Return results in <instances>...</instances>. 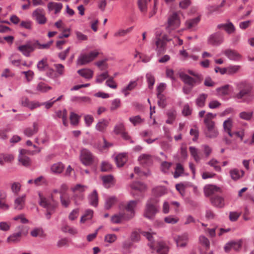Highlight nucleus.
I'll use <instances>...</instances> for the list:
<instances>
[{
  "mask_svg": "<svg viewBox=\"0 0 254 254\" xmlns=\"http://www.w3.org/2000/svg\"><path fill=\"white\" fill-rule=\"evenodd\" d=\"M233 91L232 86L228 84L223 85V100H226L231 98Z\"/></svg>",
  "mask_w": 254,
  "mask_h": 254,
  "instance_id": "obj_28",
  "label": "nucleus"
},
{
  "mask_svg": "<svg viewBox=\"0 0 254 254\" xmlns=\"http://www.w3.org/2000/svg\"><path fill=\"white\" fill-rule=\"evenodd\" d=\"M157 97L158 99V105L162 108H165L167 105L166 98L163 94L157 93Z\"/></svg>",
  "mask_w": 254,
  "mask_h": 254,
  "instance_id": "obj_48",
  "label": "nucleus"
},
{
  "mask_svg": "<svg viewBox=\"0 0 254 254\" xmlns=\"http://www.w3.org/2000/svg\"><path fill=\"white\" fill-rule=\"evenodd\" d=\"M37 67L38 70L40 71H44L48 69L49 66L47 63V59H43L39 61L37 64Z\"/></svg>",
  "mask_w": 254,
  "mask_h": 254,
  "instance_id": "obj_47",
  "label": "nucleus"
},
{
  "mask_svg": "<svg viewBox=\"0 0 254 254\" xmlns=\"http://www.w3.org/2000/svg\"><path fill=\"white\" fill-rule=\"evenodd\" d=\"M224 54L230 60L234 62H239L242 58V56L240 54L231 49L226 50Z\"/></svg>",
  "mask_w": 254,
  "mask_h": 254,
  "instance_id": "obj_15",
  "label": "nucleus"
},
{
  "mask_svg": "<svg viewBox=\"0 0 254 254\" xmlns=\"http://www.w3.org/2000/svg\"><path fill=\"white\" fill-rule=\"evenodd\" d=\"M223 29L229 35L234 33L236 31L235 26L229 20L223 24Z\"/></svg>",
  "mask_w": 254,
  "mask_h": 254,
  "instance_id": "obj_39",
  "label": "nucleus"
},
{
  "mask_svg": "<svg viewBox=\"0 0 254 254\" xmlns=\"http://www.w3.org/2000/svg\"><path fill=\"white\" fill-rule=\"evenodd\" d=\"M181 21L178 14L176 12L171 15L168 19V26L167 29L169 31L179 27Z\"/></svg>",
  "mask_w": 254,
  "mask_h": 254,
  "instance_id": "obj_10",
  "label": "nucleus"
},
{
  "mask_svg": "<svg viewBox=\"0 0 254 254\" xmlns=\"http://www.w3.org/2000/svg\"><path fill=\"white\" fill-rule=\"evenodd\" d=\"M179 75L181 80L185 84L190 86L191 88L196 85L199 84L200 82L198 78H197V79H194L183 72H180Z\"/></svg>",
  "mask_w": 254,
  "mask_h": 254,
  "instance_id": "obj_12",
  "label": "nucleus"
},
{
  "mask_svg": "<svg viewBox=\"0 0 254 254\" xmlns=\"http://www.w3.org/2000/svg\"><path fill=\"white\" fill-rule=\"evenodd\" d=\"M53 41H51L45 44H41L38 40L34 42V44H35V49L37 48L39 49H48L50 47Z\"/></svg>",
  "mask_w": 254,
  "mask_h": 254,
  "instance_id": "obj_52",
  "label": "nucleus"
},
{
  "mask_svg": "<svg viewBox=\"0 0 254 254\" xmlns=\"http://www.w3.org/2000/svg\"><path fill=\"white\" fill-rule=\"evenodd\" d=\"M38 195L39 197V204L41 206L46 209L47 212L45 214V216L47 219H50L51 214L55 212L56 208L58 207V202L53 198L52 196L51 197V201H50L48 198L43 196L40 192H38Z\"/></svg>",
  "mask_w": 254,
  "mask_h": 254,
  "instance_id": "obj_2",
  "label": "nucleus"
},
{
  "mask_svg": "<svg viewBox=\"0 0 254 254\" xmlns=\"http://www.w3.org/2000/svg\"><path fill=\"white\" fill-rule=\"evenodd\" d=\"M222 35L221 32H216L210 35L207 39V43L213 46H217L221 44Z\"/></svg>",
  "mask_w": 254,
  "mask_h": 254,
  "instance_id": "obj_16",
  "label": "nucleus"
},
{
  "mask_svg": "<svg viewBox=\"0 0 254 254\" xmlns=\"http://www.w3.org/2000/svg\"><path fill=\"white\" fill-rule=\"evenodd\" d=\"M166 114L168 117V119L166 121V123L168 124H173L176 118V111L174 109L169 110L167 112Z\"/></svg>",
  "mask_w": 254,
  "mask_h": 254,
  "instance_id": "obj_37",
  "label": "nucleus"
},
{
  "mask_svg": "<svg viewBox=\"0 0 254 254\" xmlns=\"http://www.w3.org/2000/svg\"><path fill=\"white\" fill-rule=\"evenodd\" d=\"M146 81L148 83V88L152 89L155 83V78L151 73H147L146 74Z\"/></svg>",
  "mask_w": 254,
  "mask_h": 254,
  "instance_id": "obj_54",
  "label": "nucleus"
},
{
  "mask_svg": "<svg viewBox=\"0 0 254 254\" xmlns=\"http://www.w3.org/2000/svg\"><path fill=\"white\" fill-rule=\"evenodd\" d=\"M32 17L39 24H44L47 21L44 9L37 8L32 13Z\"/></svg>",
  "mask_w": 254,
  "mask_h": 254,
  "instance_id": "obj_9",
  "label": "nucleus"
},
{
  "mask_svg": "<svg viewBox=\"0 0 254 254\" xmlns=\"http://www.w3.org/2000/svg\"><path fill=\"white\" fill-rule=\"evenodd\" d=\"M179 220V218L174 215H169L164 218V221L166 223L171 224L177 223Z\"/></svg>",
  "mask_w": 254,
  "mask_h": 254,
  "instance_id": "obj_57",
  "label": "nucleus"
},
{
  "mask_svg": "<svg viewBox=\"0 0 254 254\" xmlns=\"http://www.w3.org/2000/svg\"><path fill=\"white\" fill-rule=\"evenodd\" d=\"M112 165L109 162L103 161L101 165V170L102 172H110L112 169Z\"/></svg>",
  "mask_w": 254,
  "mask_h": 254,
  "instance_id": "obj_56",
  "label": "nucleus"
},
{
  "mask_svg": "<svg viewBox=\"0 0 254 254\" xmlns=\"http://www.w3.org/2000/svg\"><path fill=\"white\" fill-rule=\"evenodd\" d=\"M140 234L145 237L150 242L148 244V246L150 249L154 250L155 249V247L156 246V244L154 243L156 237V233L150 230L149 231H141Z\"/></svg>",
  "mask_w": 254,
  "mask_h": 254,
  "instance_id": "obj_13",
  "label": "nucleus"
},
{
  "mask_svg": "<svg viewBox=\"0 0 254 254\" xmlns=\"http://www.w3.org/2000/svg\"><path fill=\"white\" fill-rule=\"evenodd\" d=\"M207 95L205 93L200 94L195 100L196 105L199 107H203L205 105Z\"/></svg>",
  "mask_w": 254,
  "mask_h": 254,
  "instance_id": "obj_44",
  "label": "nucleus"
},
{
  "mask_svg": "<svg viewBox=\"0 0 254 254\" xmlns=\"http://www.w3.org/2000/svg\"><path fill=\"white\" fill-rule=\"evenodd\" d=\"M35 49V44H34V42L31 41H28L25 44L19 46L18 47V50L24 56L27 57L30 56V53L34 51Z\"/></svg>",
  "mask_w": 254,
  "mask_h": 254,
  "instance_id": "obj_11",
  "label": "nucleus"
},
{
  "mask_svg": "<svg viewBox=\"0 0 254 254\" xmlns=\"http://www.w3.org/2000/svg\"><path fill=\"white\" fill-rule=\"evenodd\" d=\"M56 115L58 118L62 119L64 126H66L67 125V111L65 109L58 111L56 113Z\"/></svg>",
  "mask_w": 254,
  "mask_h": 254,
  "instance_id": "obj_43",
  "label": "nucleus"
},
{
  "mask_svg": "<svg viewBox=\"0 0 254 254\" xmlns=\"http://www.w3.org/2000/svg\"><path fill=\"white\" fill-rule=\"evenodd\" d=\"M109 74L108 71H105L100 74H98L96 78V82L98 83H101L104 80L108 78Z\"/></svg>",
  "mask_w": 254,
  "mask_h": 254,
  "instance_id": "obj_60",
  "label": "nucleus"
},
{
  "mask_svg": "<svg viewBox=\"0 0 254 254\" xmlns=\"http://www.w3.org/2000/svg\"><path fill=\"white\" fill-rule=\"evenodd\" d=\"M80 160L81 163L86 166H91L98 161L97 159L87 149L81 150Z\"/></svg>",
  "mask_w": 254,
  "mask_h": 254,
  "instance_id": "obj_6",
  "label": "nucleus"
},
{
  "mask_svg": "<svg viewBox=\"0 0 254 254\" xmlns=\"http://www.w3.org/2000/svg\"><path fill=\"white\" fill-rule=\"evenodd\" d=\"M109 124V121L106 119H101L96 125V129L100 132H104Z\"/></svg>",
  "mask_w": 254,
  "mask_h": 254,
  "instance_id": "obj_34",
  "label": "nucleus"
},
{
  "mask_svg": "<svg viewBox=\"0 0 254 254\" xmlns=\"http://www.w3.org/2000/svg\"><path fill=\"white\" fill-rule=\"evenodd\" d=\"M27 151L25 149H20L18 156V161L22 165L25 167H28L31 164V160L26 154Z\"/></svg>",
  "mask_w": 254,
  "mask_h": 254,
  "instance_id": "obj_17",
  "label": "nucleus"
},
{
  "mask_svg": "<svg viewBox=\"0 0 254 254\" xmlns=\"http://www.w3.org/2000/svg\"><path fill=\"white\" fill-rule=\"evenodd\" d=\"M77 73L85 79L89 80L93 76V71L89 68H82L77 71Z\"/></svg>",
  "mask_w": 254,
  "mask_h": 254,
  "instance_id": "obj_25",
  "label": "nucleus"
},
{
  "mask_svg": "<svg viewBox=\"0 0 254 254\" xmlns=\"http://www.w3.org/2000/svg\"><path fill=\"white\" fill-rule=\"evenodd\" d=\"M232 126L233 123L231 118H228L227 120L223 122V129L228 134L229 136L231 137H233V132L231 131Z\"/></svg>",
  "mask_w": 254,
  "mask_h": 254,
  "instance_id": "obj_29",
  "label": "nucleus"
},
{
  "mask_svg": "<svg viewBox=\"0 0 254 254\" xmlns=\"http://www.w3.org/2000/svg\"><path fill=\"white\" fill-rule=\"evenodd\" d=\"M129 120L134 126L141 124L144 121V119L141 118L139 115L131 117L129 118Z\"/></svg>",
  "mask_w": 254,
  "mask_h": 254,
  "instance_id": "obj_51",
  "label": "nucleus"
},
{
  "mask_svg": "<svg viewBox=\"0 0 254 254\" xmlns=\"http://www.w3.org/2000/svg\"><path fill=\"white\" fill-rule=\"evenodd\" d=\"M117 199L115 196H109L106 198L105 207L106 209H109L117 202Z\"/></svg>",
  "mask_w": 254,
  "mask_h": 254,
  "instance_id": "obj_46",
  "label": "nucleus"
},
{
  "mask_svg": "<svg viewBox=\"0 0 254 254\" xmlns=\"http://www.w3.org/2000/svg\"><path fill=\"white\" fill-rule=\"evenodd\" d=\"M34 183L36 186H40L47 184V180L45 177L41 176L34 180Z\"/></svg>",
  "mask_w": 254,
  "mask_h": 254,
  "instance_id": "obj_63",
  "label": "nucleus"
},
{
  "mask_svg": "<svg viewBox=\"0 0 254 254\" xmlns=\"http://www.w3.org/2000/svg\"><path fill=\"white\" fill-rule=\"evenodd\" d=\"M63 8V4L62 3L57 2H49L48 4V8L49 11L55 10V13L57 14L59 13Z\"/></svg>",
  "mask_w": 254,
  "mask_h": 254,
  "instance_id": "obj_36",
  "label": "nucleus"
},
{
  "mask_svg": "<svg viewBox=\"0 0 254 254\" xmlns=\"http://www.w3.org/2000/svg\"><path fill=\"white\" fill-rule=\"evenodd\" d=\"M157 246V248L156 251L158 254H168L169 252V248L164 242H158Z\"/></svg>",
  "mask_w": 254,
  "mask_h": 254,
  "instance_id": "obj_38",
  "label": "nucleus"
},
{
  "mask_svg": "<svg viewBox=\"0 0 254 254\" xmlns=\"http://www.w3.org/2000/svg\"><path fill=\"white\" fill-rule=\"evenodd\" d=\"M207 164L213 167L214 169L218 172H220L221 170L220 163L216 159L212 158L208 163Z\"/></svg>",
  "mask_w": 254,
  "mask_h": 254,
  "instance_id": "obj_50",
  "label": "nucleus"
},
{
  "mask_svg": "<svg viewBox=\"0 0 254 254\" xmlns=\"http://www.w3.org/2000/svg\"><path fill=\"white\" fill-rule=\"evenodd\" d=\"M215 116V114L208 113L206 115L204 119V123L208 129L207 136L210 138L215 137L218 135V131L214 128V123L213 122L211 121Z\"/></svg>",
  "mask_w": 254,
  "mask_h": 254,
  "instance_id": "obj_5",
  "label": "nucleus"
},
{
  "mask_svg": "<svg viewBox=\"0 0 254 254\" xmlns=\"http://www.w3.org/2000/svg\"><path fill=\"white\" fill-rule=\"evenodd\" d=\"M25 194H23L21 196L16 197L14 202V209L18 210L22 209L25 206Z\"/></svg>",
  "mask_w": 254,
  "mask_h": 254,
  "instance_id": "obj_23",
  "label": "nucleus"
},
{
  "mask_svg": "<svg viewBox=\"0 0 254 254\" xmlns=\"http://www.w3.org/2000/svg\"><path fill=\"white\" fill-rule=\"evenodd\" d=\"M241 247V245L240 243L231 241L225 245L224 250L226 252H228L231 250L237 251L239 250Z\"/></svg>",
  "mask_w": 254,
  "mask_h": 254,
  "instance_id": "obj_31",
  "label": "nucleus"
},
{
  "mask_svg": "<svg viewBox=\"0 0 254 254\" xmlns=\"http://www.w3.org/2000/svg\"><path fill=\"white\" fill-rule=\"evenodd\" d=\"M87 188V186L80 184H77L71 188V191L74 193L73 197L75 203H77L78 200L83 199L84 196L83 193L86 191Z\"/></svg>",
  "mask_w": 254,
  "mask_h": 254,
  "instance_id": "obj_8",
  "label": "nucleus"
},
{
  "mask_svg": "<svg viewBox=\"0 0 254 254\" xmlns=\"http://www.w3.org/2000/svg\"><path fill=\"white\" fill-rule=\"evenodd\" d=\"M121 106V100L119 98L114 99L111 102L110 106V110L111 111H115Z\"/></svg>",
  "mask_w": 254,
  "mask_h": 254,
  "instance_id": "obj_62",
  "label": "nucleus"
},
{
  "mask_svg": "<svg viewBox=\"0 0 254 254\" xmlns=\"http://www.w3.org/2000/svg\"><path fill=\"white\" fill-rule=\"evenodd\" d=\"M102 180L104 186L106 188L110 187L114 183L113 176L111 175L103 176Z\"/></svg>",
  "mask_w": 254,
  "mask_h": 254,
  "instance_id": "obj_41",
  "label": "nucleus"
},
{
  "mask_svg": "<svg viewBox=\"0 0 254 254\" xmlns=\"http://www.w3.org/2000/svg\"><path fill=\"white\" fill-rule=\"evenodd\" d=\"M21 235V232L13 233L7 237L6 241L9 244L17 243L20 241Z\"/></svg>",
  "mask_w": 254,
  "mask_h": 254,
  "instance_id": "obj_32",
  "label": "nucleus"
},
{
  "mask_svg": "<svg viewBox=\"0 0 254 254\" xmlns=\"http://www.w3.org/2000/svg\"><path fill=\"white\" fill-rule=\"evenodd\" d=\"M177 247L185 248L189 241V235L187 233L182 234L174 238Z\"/></svg>",
  "mask_w": 254,
  "mask_h": 254,
  "instance_id": "obj_14",
  "label": "nucleus"
},
{
  "mask_svg": "<svg viewBox=\"0 0 254 254\" xmlns=\"http://www.w3.org/2000/svg\"><path fill=\"white\" fill-rule=\"evenodd\" d=\"M115 161L118 167L123 166L127 161V154L124 153L119 154L115 157Z\"/></svg>",
  "mask_w": 254,
  "mask_h": 254,
  "instance_id": "obj_33",
  "label": "nucleus"
},
{
  "mask_svg": "<svg viewBox=\"0 0 254 254\" xmlns=\"http://www.w3.org/2000/svg\"><path fill=\"white\" fill-rule=\"evenodd\" d=\"M184 170L183 165L180 163H177L174 173V177L175 178H178L184 173Z\"/></svg>",
  "mask_w": 254,
  "mask_h": 254,
  "instance_id": "obj_53",
  "label": "nucleus"
},
{
  "mask_svg": "<svg viewBox=\"0 0 254 254\" xmlns=\"http://www.w3.org/2000/svg\"><path fill=\"white\" fill-rule=\"evenodd\" d=\"M204 195L206 196H209L217 192L221 191V189L215 185H206L203 188Z\"/></svg>",
  "mask_w": 254,
  "mask_h": 254,
  "instance_id": "obj_19",
  "label": "nucleus"
},
{
  "mask_svg": "<svg viewBox=\"0 0 254 254\" xmlns=\"http://www.w3.org/2000/svg\"><path fill=\"white\" fill-rule=\"evenodd\" d=\"M93 215V211L91 209H87L85 212V214L80 218V222L81 223H85L86 221L90 220L92 218Z\"/></svg>",
  "mask_w": 254,
  "mask_h": 254,
  "instance_id": "obj_45",
  "label": "nucleus"
},
{
  "mask_svg": "<svg viewBox=\"0 0 254 254\" xmlns=\"http://www.w3.org/2000/svg\"><path fill=\"white\" fill-rule=\"evenodd\" d=\"M123 220H128L127 219V216L123 213L115 214L112 216L111 219V222L114 224L120 223Z\"/></svg>",
  "mask_w": 254,
  "mask_h": 254,
  "instance_id": "obj_35",
  "label": "nucleus"
},
{
  "mask_svg": "<svg viewBox=\"0 0 254 254\" xmlns=\"http://www.w3.org/2000/svg\"><path fill=\"white\" fill-rule=\"evenodd\" d=\"M156 41H155V50L157 52L158 55L165 52L166 50V43L168 41L171 40L169 39L166 35H163L161 37H160L161 32L157 31L156 32Z\"/></svg>",
  "mask_w": 254,
  "mask_h": 254,
  "instance_id": "obj_3",
  "label": "nucleus"
},
{
  "mask_svg": "<svg viewBox=\"0 0 254 254\" xmlns=\"http://www.w3.org/2000/svg\"><path fill=\"white\" fill-rule=\"evenodd\" d=\"M139 163L144 166H149L152 164L153 158L149 154H142L138 157Z\"/></svg>",
  "mask_w": 254,
  "mask_h": 254,
  "instance_id": "obj_18",
  "label": "nucleus"
},
{
  "mask_svg": "<svg viewBox=\"0 0 254 254\" xmlns=\"http://www.w3.org/2000/svg\"><path fill=\"white\" fill-rule=\"evenodd\" d=\"M39 130V124L37 122H34L31 127H28L23 130L24 134L28 137H31L37 133Z\"/></svg>",
  "mask_w": 254,
  "mask_h": 254,
  "instance_id": "obj_22",
  "label": "nucleus"
},
{
  "mask_svg": "<svg viewBox=\"0 0 254 254\" xmlns=\"http://www.w3.org/2000/svg\"><path fill=\"white\" fill-rule=\"evenodd\" d=\"M60 199L62 205L65 208L68 207L70 203V198L68 194L60 195Z\"/></svg>",
  "mask_w": 254,
  "mask_h": 254,
  "instance_id": "obj_40",
  "label": "nucleus"
},
{
  "mask_svg": "<svg viewBox=\"0 0 254 254\" xmlns=\"http://www.w3.org/2000/svg\"><path fill=\"white\" fill-rule=\"evenodd\" d=\"M230 174L232 179L234 181H237L243 177L245 172L242 170L234 169L230 171Z\"/></svg>",
  "mask_w": 254,
  "mask_h": 254,
  "instance_id": "obj_30",
  "label": "nucleus"
},
{
  "mask_svg": "<svg viewBox=\"0 0 254 254\" xmlns=\"http://www.w3.org/2000/svg\"><path fill=\"white\" fill-rule=\"evenodd\" d=\"M133 29L132 27H130L126 29H121L115 33V36L121 37L124 36L130 32Z\"/></svg>",
  "mask_w": 254,
  "mask_h": 254,
  "instance_id": "obj_59",
  "label": "nucleus"
},
{
  "mask_svg": "<svg viewBox=\"0 0 254 254\" xmlns=\"http://www.w3.org/2000/svg\"><path fill=\"white\" fill-rule=\"evenodd\" d=\"M139 202V200H130L126 206V209L128 212H130V214L127 216V219L132 218L135 214V209L138 203Z\"/></svg>",
  "mask_w": 254,
  "mask_h": 254,
  "instance_id": "obj_21",
  "label": "nucleus"
},
{
  "mask_svg": "<svg viewBox=\"0 0 254 254\" xmlns=\"http://www.w3.org/2000/svg\"><path fill=\"white\" fill-rule=\"evenodd\" d=\"M241 68L239 65H230L226 67H223V74L233 75L239 71Z\"/></svg>",
  "mask_w": 254,
  "mask_h": 254,
  "instance_id": "obj_26",
  "label": "nucleus"
},
{
  "mask_svg": "<svg viewBox=\"0 0 254 254\" xmlns=\"http://www.w3.org/2000/svg\"><path fill=\"white\" fill-rule=\"evenodd\" d=\"M132 190H138L140 191H143L146 190V186L144 184L140 182H134L130 185Z\"/></svg>",
  "mask_w": 254,
  "mask_h": 254,
  "instance_id": "obj_42",
  "label": "nucleus"
},
{
  "mask_svg": "<svg viewBox=\"0 0 254 254\" xmlns=\"http://www.w3.org/2000/svg\"><path fill=\"white\" fill-rule=\"evenodd\" d=\"M80 116L74 112H71L70 115V123L73 126H77L79 121Z\"/></svg>",
  "mask_w": 254,
  "mask_h": 254,
  "instance_id": "obj_55",
  "label": "nucleus"
},
{
  "mask_svg": "<svg viewBox=\"0 0 254 254\" xmlns=\"http://www.w3.org/2000/svg\"><path fill=\"white\" fill-rule=\"evenodd\" d=\"M88 199L90 205L95 207H97L98 205V196L96 190H93V191L88 195Z\"/></svg>",
  "mask_w": 254,
  "mask_h": 254,
  "instance_id": "obj_24",
  "label": "nucleus"
},
{
  "mask_svg": "<svg viewBox=\"0 0 254 254\" xmlns=\"http://www.w3.org/2000/svg\"><path fill=\"white\" fill-rule=\"evenodd\" d=\"M160 207L154 203L151 199L148 200L146 203L143 216L148 219H153L155 215L159 211Z\"/></svg>",
  "mask_w": 254,
  "mask_h": 254,
  "instance_id": "obj_4",
  "label": "nucleus"
},
{
  "mask_svg": "<svg viewBox=\"0 0 254 254\" xmlns=\"http://www.w3.org/2000/svg\"><path fill=\"white\" fill-rule=\"evenodd\" d=\"M239 92L234 96L236 100L238 102L249 103L250 101L247 97L252 98L251 92L252 90V85L246 81H242L236 83Z\"/></svg>",
  "mask_w": 254,
  "mask_h": 254,
  "instance_id": "obj_1",
  "label": "nucleus"
},
{
  "mask_svg": "<svg viewBox=\"0 0 254 254\" xmlns=\"http://www.w3.org/2000/svg\"><path fill=\"white\" fill-rule=\"evenodd\" d=\"M200 19V16H198L195 18L187 20L185 22L186 28L191 30H195Z\"/></svg>",
  "mask_w": 254,
  "mask_h": 254,
  "instance_id": "obj_20",
  "label": "nucleus"
},
{
  "mask_svg": "<svg viewBox=\"0 0 254 254\" xmlns=\"http://www.w3.org/2000/svg\"><path fill=\"white\" fill-rule=\"evenodd\" d=\"M64 166L62 162H57L53 164L50 167L52 173L54 174H61L64 170Z\"/></svg>",
  "mask_w": 254,
  "mask_h": 254,
  "instance_id": "obj_27",
  "label": "nucleus"
},
{
  "mask_svg": "<svg viewBox=\"0 0 254 254\" xmlns=\"http://www.w3.org/2000/svg\"><path fill=\"white\" fill-rule=\"evenodd\" d=\"M211 202L216 207H222V198L220 196H214L211 199Z\"/></svg>",
  "mask_w": 254,
  "mask_h": 254,
  "instance_id": "obj_64",
  "label": "nucleus"
},
{
  "mask_svg": "<svg viewBox=\"0 0 254 254\" xmlns=\"http://www.w3.org/2000/svg\"><path fill=\"white\" fill-rule=\"evenodd\" d=\"M99 54V52L96 50L90 52L88 54L81 53L78 57L77 64L80 65L86 64L94 60Z\"/></svg>",
  "mask_w": 254,
  "mask_h": 254,
  "instance_id": "obj_7",
  "label": "nucleus"
},
{
  "mask_svg": "<svg viewBox=\"0 0 254 254\" xmlns=\"http://www.w3.org/2000/svg\"><path fill=\"white\" fill-rule=\"evenodd\" d=\"M189 149L190 150L191 155L193 157L194 159L196 162H199L200 160V158L198 155L197 149L195 147L193 146H190Z\"/></svg>",
  "mask_w": 254,
  "mask_h": 254,
  "instance_id": "obj_58",
  "label": "nucleus"
},
{
  "mask_svg": "<svg viewBox=\"0 0 254 254\" xmlns=\"http://www.w3.org/2000/svg\"><path fill=\"white\" fill-rule=\"evenodd\" d=\"M51 88V86L44 82H41L37 85L36 90L39 92L44 93L50 90Z\"/></svg>",
  "mask_w": 254,
  "mask_h": 254,
  "instance_id": "obj_49",
  "label": "nucleus"
},
{
  "mask_svg": "<svg viewBox=\"0 0 254 254\" xmlns=\"http://www.w3.org/2000/svg\"><path fill=\"white\" fill-rule=\"evenodd\" d=\"M199 242L200 245L206 248H209L210 246V242L209 240L204 236H200L199 238Z\"/></svg>",
  "mask_w": 254,
  "mask_h": 254,
  "instance_id": "obj_61",
  "label": "nucleus"
}]
</instances>
